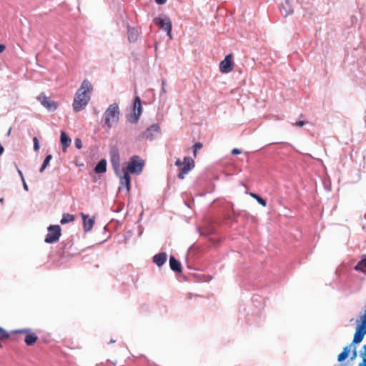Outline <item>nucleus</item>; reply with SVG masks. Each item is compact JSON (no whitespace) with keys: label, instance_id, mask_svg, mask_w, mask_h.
<instances>
[{"label":"nucleus","instance_id":"f257e3e1","mask_svg":"<svg viewBox=\"0 0 366 366\" xmlns=\"http://www.w3.org/2000/svg\"><path fill=\"white\" fill-rule=\"evenodd\" d=\"M92 92V84L89 80L84 79L77 90L72 104L75 112H79L86 107L91 99Z\"/></svg>","mask_w":366,"mask_h":366},{"label":"nucleus","instance_id":"f03ea898","mask_svg":"<svg viewBox=\"0 0 366 366\" xmlns=\"http://www.w3.org/2000/svg\"><path fill=\"white\" fill-rule=\"evenodd\" d=\"M119 119V109L117 104H110L103 115V122L109 129L117 124Z\"/></svg>","mask_w":366,"mask_h":366},{"label":"nucleus","instance_id":"7ed1b4c3","mask_svg":"<svg viewBox=\"0 0 366 366\" xmlns=\"http://www.w3.org/2000/svg\"><path fill=\"white\" fill-rule=\"evenodd\" d=\"M61 235V229L59 225H50L48 227V233L45 237L46 243L51 244L57 242Z\"/></svg>","mask_w":366,"mask_h":366},{"label":"nucleus","instance_id":"20e7f679","mask_svg":"<svg viewBox=\"0 0 366 366\" xmlns=\"http://www.w3.org/2000/svg\"><path fill=\"white\" fill-rule=\"evenodd\" d=\"M144 162L138 156H133L128 163L127 169L128 172L133 174H139L144 167Z\"/></svg>","mask_w":366,"mask_h":366},{"label":"nucleus","instance_id":"39448f33","mask_svg":"<svg viewBox=\"0 0 366 366\" xmlns=\"http://www.w3.org/2000/svg\"><path fill=\"white\" fill-rule=\"evenodd\" d=\"M11 332L13 334L24 335V342L28 346L34 345L38 340V336L36 335V334L35 332H31V330L28 328L14 330Z\"/></svg>","mask_w":366,"mask_h":366},{"label":"nucleus","instance_id":"423d86ee","mask_svg":"<svg viewBox=\"0 0 366 366\" xmlns=\"http://www.w3.org/2000/svg\"><path fill=\"white\" fill-rule=\"evenodd\" d=\"M133 110L134 114L129 116L127 119L129 122L136 123L137 122L142 110L141 99L139 97H136L134 99Z\"/></svg>","mask_w":366,"mask_h":366},{"label":"nucleus","instance_id":"0eeeda50","mask_svg":"<svg viewBox=\"0 0 366 366\" xmlns=\"http://www.w3.org/2000/svg\"><path fill=\"white\" fill-rule=\"evenodd\" d=\"M154 23L158 25L162 29L167 31V36L170 39H172V21L168 17L157 18L154 19Z\"/></svg>","mask_w":366,"mask_h":366},{"label":"nucleus","instance_id":"6e6552de","mask_svg":"<svg viewBox=\"0 0 366 366\" xmlns=\"http://www.w3.org/2000/svg\"><path fill=\"white\" fill-rule=\"evenodd\" d=\"M182 165L183 167L180 169V172L178 174V177L181 179H183L184 175L194 168V162L191 157H185Z\"/></svg>","mask_w":366,"mask_h":366},{"label":"nucleus","instance_id":"1a4fd4ad","mask_svg":"<svg viewBox=\"0 0 366 366\" xmlns=\"http://www.w3.org/2000/svg\"><path fill=\"white\" fill-rule=\"evenodd\" d=\"M219 70L222 73L227 74L233 70L232 54H229L220 62Z\"/></svg>","mask_w":366,"mask_h":366},{"label":"nucleus","instance_id":"9d476101","mask_svg":"<svg viewBox=\"0 0 366 366\" xmlns=\"http://www.w3.org/2000/svg\"><path fill=\"white\" fill-rule=\"evenodd\" d=\"M37 99L49 111H54L57 108V104L55 102L50 100L49 98L44 94H41L37 97Z\"/></svg>","mask_w":366,"mask_h":366},{"label":"nucleus","instance_id":"9b49d317","mask_svg":"<svg viewBox=\"0 0 366 366\" xmlns=\"http://www.w3.org/2000/svg\"><path fill=\"white\" fill-rule=\"evenodd\" d=\"M160 127L157 124H154L149 127L142 134L147 139H153L154 136L159 132Z\"/></svg>","mask_w":366,"mask_h":366},{"label":"nucleus","instance_id":"f8f14e48","mask_svg":"<svg viewBox=\"0 0 366 366\" xmlns=\"http://www.w3.org/2000/svg\"><path fill=\"white\" fill-rule=\"evenodd\" d=\"M81 215L83 219V226H84V231L85 232L90 231L93 227V225L94 224V220L93 219L89 218V216L84 213H81Z\"/></svg>","mask_w":366,"mask_h":366},{"label":"nucleus","instance_id":"ddd939ff","mask_svg":"<svg viewBox=\"0 0 366 366\" xmlns=\"http://www.w3.org/2000/svg\"><path fill=\"white\" fill-rule=\"evenodd\" d=\"M167 255L165 252L157 254L153 257V262L158 267H162L167 261Z\"/></svg>","mask_w":366,"mask_h":366},{"label":"nucleus","instance_id":"4468645a","mask_svg":"<svg viewBox=\"0 0 366 366\" xmlns=\"http://www.w3.org/2000/svg\"><path fill=\"white\" fill-rule=\"evenodd\" d=\"M120 184L122 186H125L127 191H129L131 187V177L127 171L124 170L123 177L121 178Z\"/></svg>","mask_w":366,"mask_h":366},{"label":"nucleus","instance_id":"2eb2a0df","mask_svg":"<svg viewBox=\"0 0 366 366\" xmlns=\"http://www.w3.org/2000/svg\"><path fill=\"white\" fill-rule=\"evenodd\" d=\"M169 266L173 271L178 272H182V266L180 262L173 256H171L169 258Z\"/></svg>","mask_w":366,"mask_h":366},{"label":"nucleus","instance_id":"dca6fc26","mask_svg":"<svg viewBox=\"0 0 366 366\" xmlns=\"http://www.w3.org/2000/svg\"><path fill=\"white\" fill-rule=\"evenodd\" d=\"M60 141L64 151H65L71 144V139L64 132H61Z\"/></svg>","mask_w":366,"mask_h":366},{"label":"nucleus","instance_id":"f3484780","mask_svg":"<svg viewBox=\"0 0 366 366\" xmlns=\"http://www.w3.org/2000/svg\"><path fill=\"white\" fill-rule=\"evenodd\" d=\"M94 171L97 174L104 173L107 171V161L105 159L100 160L96 165Z\"/></svg>","mask_w":366,"mask_h":366},{"label":"nucleus","instance_id":"a211bd4d","mask_svg":"<svg viewBox=\"0 0 366 366\" xmlns=\"http://www.w3.org/2000/svg\"><path fill=\"white\" fill-rule=\"evenodd\" d=\"M352 345H348V346H346L343 348V350L342 352L338 355L337 356V360L338 362H342L344 361L345 359L347 358L348 355H349V353L350 352V350H351V347H352Z\"/></svg>","mask_w":366,"mask_h":366},{"label":"nucleus","instance_id":"6ab92c4d","mask_svg":"<svg viewBox=\"0 0 366 366\" xmlns=\"http://www.w3.org/2000/svg\"><path fill=\"white\" fill-rule=\"evenodd\" d=\"M354 269L366 274V258L360 260Z\"/></svg>","mask_w":366,"mask_h":366},{"label":"nucleus","instance_id":"aec40b11","mask_svg":"<svg viewBox=\"0 0 366 366\" xmlns=\"http://www.w3.org/2000/svg\"><path fill=\"white\" fill-rule=\"evenodd\" d=\"M74 220V216L68 213H64L62 215V218L60 221L61 224L71 222Z\"/></svg>","mask_w":366,"mask_h":366},{"label":"nucleus","instance_id":"412c9836","mask_svg":"<svg viewBox=\"0 0 366 366\" xmlns=\"http://www.w3.org/2000/svg\"><path fill=\"white\" fill-rule=\"evenodd\" d=\"M360 356L362 358V362L359 363V366H366V345L362 347Z\"/></svg>","mask_w":366,"mask_h":366},{"label":"nucleus","instance_id":"4be33fe9","mask_svg":"<svg viewBox=\"0 0 366 366\" xmlns=\"http://www.w3.org/2000/svg\"><path fill=\"white\" fill-rule=\"evenodd\" d=\"M128 39L129 41H134L137 39V34L134 29H128Z\"/></svg>","mask_w":366,"mask_h":366},{"label":"nucleus","instance_id":"5701e85b","mask_svg":"<svg viewBox=\"0 0 366 366\" xmlns=\"http://www.w3.org/2000/svg\"><path fill=\"white\" fill-rule=\"evenodd\" d=\"M52 158V156L51 154H49L46 157L40 169H39V172L41 173L44 171V169H46V167L48 166V164H49V162L50 160Z\"/></svg>","mask_w":366,"mask_h":366},{"label":"nucleus","instance_id":"b1692460","mask_svg":"<svg viewBox=\"0 0 366 366\" xmlns=\"http://www.w3.org/2000/svg\"><path fill=\"white\" fill-rule=\"evenodd\" d=\"M203 145L200 142H197L192 146L194 156L196 157L197 152L202 148Z\"/></svg>","mask_w":366,"mask_h":366},{"label":"nucleus","instance_id":"393cba45","mask_svg":"<svg viewBox=\"0 0 366 366\" xmlns=\"http://www.w3.org/2000/svg\"><path fill=\"white\" fill-rule=\"evenodd\" d=\"M9 337V334L0 327V340H5Z\"/></svg>","mask_w":366,"mask_h":366},{"label":"nucleus","instance_id":"a878e982","mask_svg":"<svg viewBox=\"0 0 366 366\" xmlns=\"http://www.w3.org/2000/svg\"><path fill=\"white\" fill-rule=\"evenodd\" d=\"M33 142H34V149L35 151L39 150V144L38 138L37 137H34L33 138Z\"/></svg>","mask_w":366,"mask_h":366},{"label":"nucleus","instance_id":"bb28decb","mask_svg":"<svg viewBox=\"0 0 366 366\" xmlns=\"http://www.w3.org/2000/svg\"><path fill=\"white\" fill-rule=\"evenodd\" d=\"M261 205H262L263 207H266L267 206V202L263 199L260 196H259L258 198H257L256 199Z\"/></svg>","mask_w":366,"mask_h":366},{"label":"nucleus","instance_id":"cd10ccee","mask_svg":"<svg viewBox=\"0 0 366 366\" xmlns=\"http://www.w3.org/2000/svg\"><path fill=\"white\" fill-rule=\"evenodd\" d=\"M75 146L77 149H81L82 147L81 141L79 139H75Z\"/></svg>","mask_w":366,"mask_h":366},{"label":"nucleus","instance_id":"c85d7f7f","mask_svg":"<svg viewBox=\"0 0 366 366\" xmlns=\"http://www.w3.org/2000/svg\"><path fill=\"white\" fill-rule=\"evenodd\" d=\"M357 356V350H356V347L354 346L353 347V350H352V357H351V360H354L356 359Z\"/></svg>","mask_w":366,"mask_h":366},{"label":"nucleus","instance_id":"c756f323","mask_svg":"<svg viewBox=\"0 0 366 366\" xmlns=\"http://www.w3.org/2000/svg\"><path fill=\"white\" fill-rule=\"evenodd\" d=\"M305 124H306V122L305 121L301 120V121L296 122L295 123L293 124V125L297 126V127H302Z\"/></svg>","mask_w":366,"mask_h":366},{"label":"nucleus","instance_id":"7c9ffc66","mask_svg":"<svg viewBox=\"0 0 366 366\" xmlns=\"http://www.w3.org/2000/svg\"><path fill=\"white\" fill-rule=\"evenodd\" d=\"M241 150L239 149H237V148H234L232 150V154H241Z\"/></svg>","mask_w":366,"mask_h":366},{"label":"nucleus","instance_id":"2f4dec72","mask_svg":"<svg viewBox=\"0 0 366 366\" xmlns=\"http://www.w3.org/2000/svg\"><path fill=\"white\" fill-rule=\"evenodd\" d=\"M183 164V162H181L179 159H177L175 162V165L177 167H181Z\"/></svg>","mask_w":366,"mask_h":366},{"label":"nucleus","instance_id":"473e14b6","mask_svg":"<svg viewBox=\"0 0 366 366\" xmlns=\"http://www.w3.org/2000/svg\"><path fill=\"white\" fill-rule=\"evenodd\" d=\"M167 1V0H155V2L157 4H159V5H162V4H165Z\"/></svg>","mask_w":366,"mask_h":366},{"label":"nucleus","instance_id":"72a5a7b5","mask_svg":"<svg viewBox=\"0 0 366 366\" xmlns=\"http://www.w3.org/2000/svg\"><path fill=\"white\" fill-rule=\"evenodd\" d=\"M6 49V46L4 44H0V53L3 52Z\"/></svg>","mask_w":366,"mask_h":366},{"label":"nucleus","instance_id":"f704fd0d","mask_svg":"<svg viewBox=\"0 0 366 366\" xmlns=\"http://www.w3.org/2000/svg\"><path fill=\"white\" fill-rule=\"evenodd\" d=\"M250 196H251L252 197H253L254 199H257V198H258V197H259V195H258V194H254V193H251V194H250Z\"/></svg>","mask_w":366,"mask_h":366},{"label":"nucleus","instance_id":"c9c22d12","mask_svg":"<svg viewBox=\"0 0 366 366\" xmlns=\"http://www.w3.org/2000/svg\"><path fill=\"white\" fill-rule=\"evenodd\" d=\"M23 185H24V188L26 191H28L29 189H28V186L26 184V183L25 182V180L24 179V182H23Z\"/></svg>","mask_w":366,"mask_h":366},{"label":"nucleus","instance_id":"e433bc0d","mask_svg":"<svg viewBox=\"0 0 366 366\" xmlns=\"http://www.w3.org/2000/svg\"><path fill=\"white\" fill-rule=\"evenodd\" d=\"M4 151V149L3 147V146L0 144V156L3 154Z\"/></svg>","mask_w":366,"mask_h":366},{"label":"nucleus","instance_id":"4c0bfd02","mask_svg":"<svg viewBox=\"0 0 366 366\" xmlns=\"http://www.w3.org/2000/svg\"><path fill=\"white\" fill-rule=\"evenodd\" d=\"M18 172H19V175L21 177V179L22 182H24V176H23V174H22L21 171L19 170Z\"/></svg>","mask_w":366,"mask_h":366},{"label":"nucleus","instance_id":"58836bf2","mask_svg":"<svg viewBox=\"0 0 366 366\" xmlns=\"http://www.w3.org/2000/svg\"><path fill=\"white\" fill-rule=\"evenodd\" d=\"M11 132V128H9V131H8V132H7V136H8V137H9V136H10Z\"/></svg>","mask_w":366,"mask_h":366},{"label":"nucleus","instance_id":"ea45409f","mask_svg":"<svg viewBox=\"0 0 366 366\" xmlns=\"http://www.w3.org/2000/svg\"><path fill=\"white\" fill-rule=\"evenodd\" d=\"M0 202H1V203H3V202H4V198H1V199H0Z\"/></svg>","mask_w":366,"mask_h":366},{"label":"nucleus","instance_id":"a19ab883","mask_svg":"<svg viewBox=\"0 0 366 366\" xmlns=\"http://www.w3.org/2000/svg\"><path fill=\"white\" fill-rule=\"evenodd\" d=\"M116 342V340H110V343H113V342Z\"/></svg>","mask_w":366,"mask_h":366}]
</instances>
